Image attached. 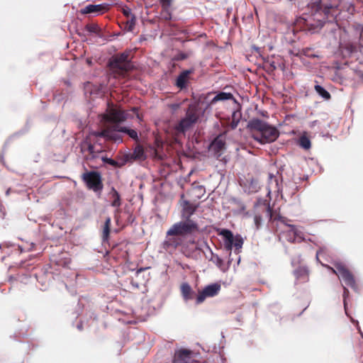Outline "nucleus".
Instances as JSON below:
<instances>
[{"instance_id":"obj_3","label":"nucleus","mask_w":363,"mask_h":363,"mask_svg":"<svg viewBox=\"0 0 363 363\" xmlns=\"http://www.w3.org/2000/svg\"><path fill=\"white\" fill-rule=\"evenodd\" d=\"M196 233H184L177 235H166L163 247L166 250H175L179 247L180 252L186 257L191 258L196 252L202 251L201 244L192 237Z\"/></svg>"},{"instance_id":"obj_13","label":"nucleus","mask_w":363,"mask_h":363,"mask_svg":"<svg viewBox=\"0 0 363 363\" xmlns=\"http://www.w3.org/2000/svg\"><path fill=\"white\" fill-rule=\"evenodd\" d=\"M225 149V136L222 134H220L216 138H215L208 147L209 152L213 153V156L218 160L223 155Z\"/></svg>"},{"instance_id":"obj_12","label":"nucleus","mask_w":363,"mask_h":363,"mask_svg":"<svg viewBox=\"0 0 363 363\" xmlns=\"http://www.w3.org/2000/svg\"><path fill=\"white\" fill-rule=\"evenodd\" d=\"M220 290V285L218 283L206 286L203 290L199 292L196 298V303L200 304L203 303L206 298L216 296Z\"/></svg>"},{"instance_id":"obj_19","label":"nucleus","mask_w":363,"mask_h":363,"mask_svg":"<svg viewBox=\"0 0 363 363\" xmlns=\"http://www.w3.org/2000/svg\"><path fill=\"white\" fill-rule=\"evenodd\" d=\"M159 1L162 6L161 16L162 18L165 21L171 20L172 13L169 9L172 5V0H159Z\"/></svg>"},{"instance_id":"obj_1","label":"nucleus","mask_w":363,"mask_h":363,"mask_svg":"<svg viewBox=\"0 0 363 363\" xmlns=\"http://www.w3.org/2000/svg\"><path fill=\"white\" fill-rule=\"evenodd\" d=\"M268 218L269 222L279 221L288 229L282 231L281 234L285 239L291 242H300L304 240L303 233L294 225L287 223L289 219L280 215L277 210H273L269 204H257L255 206L254 222L257 228L262 225V218Z\"/></svg>"},{"instance_id":"obj_21","label":"nucleus","mask_w":363,"mask_h":363,"mask_svg":"<svg viewBox=\"0 0 363 363\" xmlns=\"http://www.w3.org/2000/svg\"><path fill=\"white\" fill-rule=\"evenodd\" d=\"M180 289L182 296L185 301L191 300L194 298L195 293L188 283H183Z\"/></svg>"},{"instance_id":"obj_24","label":"nucleus","mask_w":363,"mask_h":363,"mask_svg":"<svg viewBox=\"0 0 363 363\" xmlns=\"http://www.w3.org/2000/svg\"><path fill=\"white\" fill-rule=\"evenodd\" d=\"M110 195L111 198L113 199V201L111 202V206L113 207H119L121 205V199L119 193L117 191V190L112 187L110 191Z\"/></svg>"},{"instance_id":"obj_10","label":"nucleus","mask_w":363,"mask_h":363,"mask_svg":"<svg viewBox=\"0 0 363 363\" xmlns=\"http://www.w3.org/2000/svg\"><path fill=\"white\" fill-rule=\"evenodd\" d=\"M311 9L313 11L316 13H323L324 19L328 21H333L337 13V8L332 5H328L323 3V0H319L311 4Z\"/></svg>"},{"instance_id":"obj_39","label":"nucleus","mask_w":363,"mask_h":363,"mask_svg":"<svg viewBox=\"0 0 363 363\" xmlns=\"http://www.w3.org/2000/svg\"><path fill=\"white\" fill-rule=\"evenodd\" d=\"M255 50H256V52L257 53H259V52H260V48H255Z\"/></svg>"},{"instance_id":"obj_23","label":"nucleus","mask_w":363,"mask_h":363,"mask_svg":"<svg viewBox=\"0 0 363 363\" xmlns=\"http://www.w3.org/2000/svg\"><path fill=\"white\" fill-rule=\"evenodd\" d=\"M111 220L110 217H107L103 228L102 240L104 242L108 241L111 232Z\"/></svg>"},{"instance_id":"obj_28","label":"nucleus","mask_w":363,"mask_h":363,"mask_svg":"<svg viewBox=\"0 0 363 363\" xmlns=\"http://www.w3.org/2000/svg\"><path fill=\"white\" fill-rule=\"evenodd\" d=\"M135 16L132 15L131 18H128L125 23V30L128 31H133L135 26Z\"/></svg>"},{"instance_id":"obj_31","label":"nucleus","mask_w":363,"mask_h":363,"mask_svg":"<svg viewBox=\"0 0 363 363\" xmlns=\"http://www.w3.org/2000/svg\"><path fill=\"white\" fill-rule=\"evenodd\" d=\"M348 296H349V290L345 286H343V303H344V308H345L346 314H347V298Z\"/></svg>"},{"instance_id":"obj_34","label":"nucleus","mask_w":363,"mask_h":363,"mask_svg":"<svg viewBox=\"0 0 363 363\" xmlns=\"http://www.w3.org/2000/svg\"><path fill=\"white\" fill-rule=\"evenodd\" d=\"M211 254H212V256H213V257H215V259H216V264H217V265H218V266L221 265V264H223V260H222V259H221V258H220V257H219L218 255H214L213 252H211Z\"/></svg>"},{"instance_id":"obj_22","label":"nucleus","mask_w":363,"mask_h":363,"mask_svg":"<svg viewBox=\"0 0 363 363\" xmlns=\"http://www.w3.org/2000/svg\"><path fill=\"white\" fill-rule=\"evenodd\" d=\"M130 159L134 160H144L146 159V155L144 151V148L140 145H137L134 148L133 152L130 155Z\"/></svg>"},{"instance_id":"obj_18","label":"nucleus","mask_w":363,"mask_h":363,"mask_svg":"<svg viewBox=\"0 0 363 363\" xmlns=\"http://www.w3.org/2000/svg\"><path fill=\"white\" fill-rule=\"evenodd\" d=\"M194 73V69H186L182 72L177 78L176 86L180 89L186 88L189 75Z\"/></svg>"},{"instance_id":"obj_20","label":"nucleus","mask_w":363,"mask_h":363,"mask_svg":"<svg viewBox=\"0 0 363 363\" xmlns=\"http://www.w3.org/2000/svg\"><path fill=\"white\" fill-rule=\"evenodd\" d=\"M195 123L186 118H182L176 125L175 129L179 133H184L191 128Z\"/></svg>"},{"instance_id":"obj_7","label":"nucleus","mask_w":363,"mask_h":363,"mask_svg":"<svg viewBox=\"0 0 363 363\" xmlns=\"http://www.w3.org/2000/svg\"><path fill=\"white\" fill-rule=\"evenodd\" d=\"M130 52H124L113 57L109 62L110 68L118 72L123 74L133 68V65L130 60Z\"/></svg>"},{"instance_id":"obj_37","label":"nucleus","mask_w":363,"mask_h":363,"mask_svg":"<svg viewBox=\"0 0 363 363\" xmlns=\"http://www.w3.org/2000/svg\"><path fill=\"white\" fill-rule=\"evenodd\" d=\"M238 121H237V122L233 121V122L231 123V128H232L233 129L237 127V125H238Z\"/></svg>"},{"instance_id":"obj_35","label":"nucleus","mask_w":363,"mask_h":363,"mask_svg":"<svg viewBox=\"0 0 363 363\" xmlns=\"http://www.w3.org/2000/svg\"><path fill=\"white\" fill-rule=\"evenodd\" d=\"M323 253H324V250H323V249H320L319 250H318V251H317V253H316V259H317V260H318L320 263H321V262H320V260H319V257H320V255H322Z\"/></svg>"},{"instance_id":"obj_8","label":"nucleus","mask_w":363,"mask_h":363,"mask_svg":"<svg viewBox=\"0 0 363 363\" xmlns=\"http://www.w3.org/2000/svg\"><path fill=\"white\" fill-rule=\"evenodd\" d=\"M321 264L327 269H330L333 274L337 275L339 277H341L345 281V284L355 291L357 289V286L356 284L353 274L343 263H335V268H333L329 265H326L323 263H321Z\"/></svg>"},{"instance_id":"obj_26","label":"nucleus","mask_w":363,"mask_h":363,"mask_svg":"<svg viewBox=\"0 0 363 363\" xmlns=\"http://www.w3.org/2000/svg\"><path fill=\"white\" fill-rule=\"evenodd\" d=\"M298 145L305 150L311 148V143L310 139L305 135H301L298 139Z\"/></svg>"},{"instance_id":"obj_15","label":"nucleus","mask_w":363,"mask_h":363,"mask_svg":"<svg viewBox=\"0 0 363 363\" xmlns=\"http://www.w3.org/2000/svg\"><path fill=\"white\" fill-rule=\"evenodd\" d=\"M193 352L187 349H180L175 352L172 363H189Z\"/></svg>"},{"instance_id":"obj_4","label":"nucleus","mask_w":363,"mask_h":363,"mask_svg":"<svg viewBox=\"0 0 363 363\" xmlns=\"http://www.w3.org/2000/svg\"><path fill=\"white\" fill-rule=\"evenodd\" d=\"M198 205L189 201H184L182 203L181 218L183 220L174 223L167 231V235H177L184 233H199V224L191 219L192 215L196 211Z\"/></svg>"},{"instance_id":"obj_11","label":"nucleus","mask_w":363,"mask_h":363,"mask_svg":"<svg viewBox=\"0 0 363 363\" xmlns=\"http://www.w3.org/2000/svg\"><path fill=\"white\" fill-rule=\"evenodd\" d=\"M219 235H222L225 240V247L228 250H231L233 246L236 250H239L243 244V240L241 237L234 238L233 233L228 229H222L218 232Z\"/></svg>"},{"instance_id":"obj_32","label":"nucleus","mask_w":363,"mask_h":363,"mask_svg":"<svg viewBox=\"0 0 363 363\" xmlns=\"http://www.w3.org/2000/svg\"><path fill=\"white\" fill-rule=\"evenodd\" d=\"M304 54L306 56L309 57H317L318 55L312 53V50L311 48H306L304 50Z\"/></svg>"},{"instance_id":"obj_29","label":"nucleus","mask_w":363,"mask_h":363,"mask_svg":"<svg viewBox=\"0 0 363 363\" xmlns=\"http://www.w3.org/2000/svg\"><path fill=\"white\" fill-rule=\"evenodd\" d=\"M101 162L108 164L114 167H121L123 165V164H119L117 161L107 157L106 155L101 157Z\"/></svg>"},{"instance_id":"obj_30","label":"nucleus","mask_w":363,"mask_h":363,"mask_svg":"<svg viewBox=\"0 0 363 363\" xmlns=\"http://www.w3.org/2000/svg\"><path fill=\"white\" fill-rule=\"evenodd\" d=\"M86 30L90 33H97L99 30V27L96 24L89 23L86 26Z\"/></svg>"},{"instance_id":"obj_25","label":"nucleus","mask_w":363,"mask_h":363,"mask_svg":"<svg viewBox=\"0 0 363 363\" xmlns=\"http://www.w3.org/2000/svg\"><path fill=\"white\" fill-rule=\"evenodd\" d=\"M232 99H233V95L231 93L220 92L213 98L211 104H213L218 101H226Z\"/></svg>"},{"instance_id":"obj_27","label":"nucleus","mask_w":363,"mask_h":363,"mask_svg":"<svg viewBox=\"0 0 363 363\" xmlns=\"http://www.w3.org/2000/svg\"><path fill=\"white\" fill-rule=\"evenodd\" d=\"M315 90L324 99L328 100L331 97L330 94L320 85H315Z\"/></svg>"},{"instance_id":"obj_16","label":"nucleus","mask_w":363,"mask_h":363,"mask_svg":"<svg viewBox=\"0 0 363 363\" xmlns=\"http://www.w3.org/2000/svg\"><path fill=\"white\" fill-rule=\"evenodd\" d=\"M310 272L306 266H299L294 271V275L299 283H306L309 281Z\"/></svg>"},{"instance_id":"obj_2","label":"nucleus","mask_w":363,"mask_h":363,"mask_svg":"<svg viewBox=\"0 0 363 363\" xmlns=\"http://www.w3.org/2000/svg\"><path fill=\"white\" fill-rule=\"evenodd\" d=\"M126 118L127 113L124 111L116 108L111 109L108 113L104 116L106 123L104 128L101 132L96 133V135L117 141L122 140L120 133H125L130 138L138 141V135L135 130L121 126L120 123L125 121Z\"/></svg>"},{"instance_id":"obj_6","label":"nucleus","mask_w":363,"mask_h":363,"mask_svg":"<svg viewBox=\"0 0 363 363\" xmlns=\"http://www.w3.org/2000/svg\"><path fill=\"white\" fill-rule=\"evenodd\" d=\"M81 151L82 152H88V155H86L85 159L89 161L91 164V168H97L99 165L101 164L99 162V160L101 162V157L105 156V150L102 147H97L92 144L88 139H86L81 144Z\"/></svg>"},{"instance_id":"obj_9","label":"nucleus","mask_w":363,"mask_h":363,"mask_svg":"<svg viewBox=\"0 0 363 363\" xmlns=\"http://www.w3.org/2000/svg\"><path fill=\"white\" fill-rule=\"evenodd\" d=\"M82 179L84 182L88 189L95 192L101 191L103 189L102 178L99 172H86L82 175Z\"/></svg>"},{"instance_id":"obj_5","label":"nucleus","mask_w":363,"mask_h":363,"mask_svg":"<svg viewBox=\"0 0 363 363\" xmlns=\"http://www.w3.org/2000/svg\"><path fill=\"white\" fill-rule=\"evenodd\" d=\"M247 127L252 137L260 144L273 143L279 136V131L276 127L259 118L250 120Z\"/></svg>"},{"instance_id":"obj_36","label":"nucleus","mask_w":363,"mask_h":363,"mask_svg":"<svg viewBox=\"0 0 363 363\" xmlns=\"http://www.w3.org/2000/svg\"><path fill=\"white\" fill-rule=\"evenodd\" d=\"M187 57V55L184 53H180L179 55L178 59L179 60H185Z\"/></svg>"},{"instance_id":"obj_17","label":"nucleus","mask_w":363,"mask_h":363,"mask_svg":"<svg viewBox=\"0 0 363 363\" xmlns=\"http://www.w3.org/2000/svg\"><path fill=\"white\" fill-rule=\"evenodd\" d=\"M200 110L197 104H191L189 105L188 108L186 112V118L188 120L196 123L200 118Z\"/></svg>"},{"instance_id":"obj_38","label":"nucleus","mask_w":363,"mask_h":363,"mask_svg":"<svg viewBox=\"0 0 363 363\" xmlns=\"http://www.w3.org/2000/svg\"><path fill=\"white\" fill-rule=\"evenodd\" d=\"M143 270H144V269L140 268V269H138V270H137V272H136V273H137V274H139L140 272H142V271H143Z\"/></svg>"},{"instance_id":"obj_33","label":"nucleus","mask_w":363,"mask_h":363,"mask_svg":"<svg viewBox=\"0 0 363 363\" xmlns=\"http://www.w3.org/2000/svg\"><path fill=\"white\" fill-rule=\"evenodd\" d=\"M123 13L125 16H126L128 18H131L132 15H133L132 13H131V11L130 9L128 8H126V9H123Z\"/></svg>"},{"instance_id":"obj_14","label":"nucleus","mask_w":363,"mask_h":363,"mask_svg":"<svg viewBox=\"0 0 363 363\" xmlns=\"http://www.w3.org/2000/svg\"><path fill=\"white\" fill-rule=\"evenodd\" d=\"M108 6L106 4H89L80 10L82 14L94 13L95 15L103 14L108 11Z\"/></svg>"}]
</instances>
